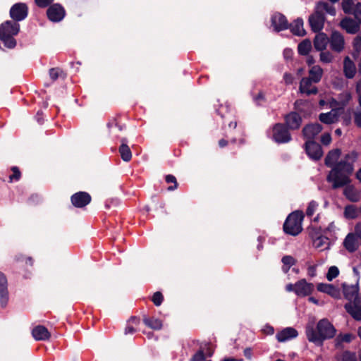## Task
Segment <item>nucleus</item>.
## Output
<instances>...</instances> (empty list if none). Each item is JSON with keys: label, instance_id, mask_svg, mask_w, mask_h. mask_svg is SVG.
Wrapping results in <instances>:
<instances>
[{"label": "nucleus", "instance_id": "obj_64", "mask_svg": "<svg viewBox=\"0 0 361 361\" xmlns=\"http://www.w3.org/2000/svg\"><path fill=\"white\" fill-rule=\"evenodd\" d=\"M355 90L358 96H361V78L357 82Z\"/></svg>", "mask_w": 361, "mask_h": 361}, {"label": "nucleus", "instance_id": "obj_26", "mask_svg": "<svg viewBox=\"0 0 361 361\" xmlns=\"http://www.w3.org/2000/svg\"><path fill=\"white\" fill-rule=\"evenodd\" d=\"M317 288L318 291L326 293L335 298L340 295L339 290L332 284L320 283L317 285Z\"/></svg>", "mask_w": 361, "mask_h": 361}, {"label": "nucleus", "instance_id": "obj_12", "mask_svg": "<svg viewBox=\"0 0 361 361\" xmlns=\"http://www.w3.org/2000/svg\"><path fill=\"white\" fill-rule=\"evenodd\" d=\"M91 201V195L85 191L77 192L71 196V204L76 208H83L88 205Z\"/></svg>", "mask_w": 361, "mask_h": 361}, {"label": "nucleus", "instance_id": "obj_28", "mask_svg": "<svg viewBox=\"0 0 361 361\" xmlns=\"http://www.w3.org/2000/svg\"><path fill=\"white\" fill-rule=\"evenodd\" d=\"M290 32L296 36H304L306 34L303 28V20L301 18H298L292 23H289Z\"/></svg>", "mask_w": 361, "mask_h": 361}, {"label": "nucleus", "instance_id": "obj_20", "mask_svg": "<svg viewBox=\"0 0 361 361\" xmlns=\"http://www.w3.org/2000/svg\"><path fill=\"white\" fill-rule=\"evenodd\" d=\"M298 336V331L293 327H286L279 331L276 338L280 343L286 342L288 340L296 338Z\"/></svg>", "mask_w": 361, "mask_h": 361}, {"label": "nucleus", "instance_id": "obj_46", "mask_svg": "<svg viewBox=\"0 0 361 361\" xmlns=\"http://www.w3.org/2000/svg\"><path fill=\"white\" fill-rule=\"evenodd\" d=\"M354 16L356 20L361 23V3L357 2L355 4L353 11L351 13Z\"/></svg>", "mask_w": 361, "mask_h": 361}, {"label": "nucleus", "instance_id": "obj_11", "mask_svg": "<svg viewBox=\"0 0 361 361\" xmlns=\"http://www.w3.org/2000/svg\"><path fill=\"white\" fill-rule=\"evenodd\" d=\"M285 124L290 130L300 129L302 123V118L297 111H290L283 116Z\"/></svg>", "mask_w": 361, "mask_h": 361}, {"label": "nucleus", "instance_id": "obj_53", "mask_svg": "<svg viewBox=\"0 0 361 361\" xmlns=\"http://www.w3.org/2000/svg\"><path fill=\"white\" fill-rule=\"evenodd\" d=\"M322 145L327 146L330 145L331 142V134L329 133H325L321 136L320 139Z\"/></svg>", "mask_w": 361, "mask_h": 361}, {"label": "nucleus", "instance_id": "obj_35", "mask_svg": "<svg viewBox=\"0 0 361 361\" xmlns=\"http://www.w3.org/2000/svg\"><path fill=\"white\" fill-rule=\"evenodd\" d=\"M281 262L283 263L282 270L284 273H288L290 268L297 262L296 259L290 255L283 256L281 259Z\"/></svg>", "mask_w": 361, "mask_h": 361}, {"label": "nucleus", "instance_id": "obj_57", "mask_svg": "<svg viewBox=\"0 0 361 361\" xmlns=\"http://www.w3.org/2000/svg\"><path fill=\"white\" fill-rule=\"evenodd\" d=\"M355 237L361 240V223H357L355 226Z\"/></svg>", "mask_w": 361, "mask_h": 361}, {"label": "nucleus", "instance_id": "obj_52", "mask_svg": "<svg viewBox=\"0 0 361 361\" xmlns=\"http://www.w3.org/2000/svg\"><path fill=\"white\" fill-rule=\"evenodd\" d=\"M54 1V0H35V3L39 8H44L50 6Z\"/></svg>", "mask_w": 361, "mask_h": 361}, {"label": "nucleus", "instance_id": "obj_30", "mask_svg": "<svg viewBox=\"0 0 361 361\" xmlns=\"http://www.w3.org/2000/svg\"><path fill=\"white\" fill-rule=\"evenodd\" d=\"M328 42H329V39L326 34L319 33L314 39V47L317 51H323L326 49Z\"/></svg>", "mask_w": 361, "mask_h": 361}, {"label": "nucleus", "instance_id": "obj_16", "mask_svg": "<svg viewBox=\"0 0 361 361\" xmlns=\"http://www.w3.org/2000/svg\"><path fill=\"white\" fill-rule=\"evenodd\" d=\"M360 23L357 20L350 17L343 18L339 23V26L348 34H356L360 30Z\"/></svg>", "mask_w": 361, "mask_h": 361}, {"label": "nucleus", "instance_id": "obj_14", "mask_svg": "<svg viewBox=\"0 0 361 361\" xmlns=\"http://www.w3.org/2000/svg\"><path fill=\"white\" fill-rule=\"evenodd\" d=\"M271 23L274 30L277 32L287 30L290 27L286 17L279 12H276L272 15Z\"/></svg>", "mask_w": 361, "mask_h": 361}, {"label": "nucleus", "instance_id": "obj_33", "mask_svg": "<svg viewBox=\"0 0 361 361\" xmlns=\"http://www.w3.org/2000/svg\"><path fill=\"white\" fill-rule=\"evenodd\" d=\"M49 75L51 81L54 82L59 78L64 80L66 78L67 74L61 68L56 67L49 69Z\"/></svg>", "mask_w": 361, "mask_h": 361}, {"label": "nucleus", "instance_id": "obj_9", "mask_svg": "<svg viewBox=\"0 0 361 361\" xmlns=\"http://www.w3.org/2000/svg\"><path fill=\"white\" fill-rule=\"evenodd\" d=\"M304 149L309 158L315 161L320 160L324 154L322 146L314 140H306Z\"/></svg>", "mask_w": 361, "mask_h": 361}, {"label": "nucleus", "instance_id": "obj_37", "mask_svg": "<svg viewBox=\"0 0 361 361\" xmlns=\"http://www.w3.org/2000/svg\"><path fill=\"white\" fill-rule=\"evenodd\" d=\"M309 236L314 241L315 240H321V237H322L321 233V228L318 227H315L313 226H310L307 228Z\"/></svg>", "mask_w": 361, "mask_h": 361}, {"label": "nucleus", "instance_id": "obj_10", "mask_svg": "<svg viewBox=\"0 0 361 361\" xmlns=\"http://www.w3.org/2000/svg\"><path fill=\"white\" fill-rule=\"evenodd\" d=\"M47 18L53 23L61 21L66 16V10L60 4H52L47 10Z\"/></svg>", "mask_w": 361, "mask_h": 361}, {"label": "nucleus", "instance_id": "obj_8", "mask_svg": "<svg viewBox=\"0 0 361 361\" xmlns=\"http://www.w3.org/2000/svg\"><path fill=\"white\" fill-rule=\"evenodd\" d=\"M9 16L11 21L18 23L25 20L28 16V6L25 3H16L10 8Z\"/></svg>", "mask_w": 361, "mask_h": 361}, {"label": "nucleus", "instance_id": "obj_32", "mask_svg": "<svg viewBox=\"0 0 361 361\" xmlns=\"http://www.w3.org/2000/svg\"><path fill=\"white\" fill-rule=\"evenodd\" d=\"M143 322L146 326L154 330H160L162 328V322L154 317H145Z\"/></svg>", "mask_w": 361, "mask_h": 361}, {"label": "nucleus", "instance_id": "obj_6", "mask_svg": "<svg viewBox=\"0 0 361 361\" xmlns=\"http://www.w3.org/2000/svg\"><path fill=\"white\" fill-rule=\"evenodd\" d=\"M290 131L283 123H276L272 128V138L278 144L288 143L292 140Z\"/></svg>", "mask_w": 361, "mask_h": 361}, {"label": "nucleus", "instance_id": "obj_21", "mask_svg": "<svg viewBox=\"0 0 361 361\" xmlns=\"http://www.w3.org/2000/svg\"><path fill=\"white\" fill-rule=\"evenodd\" d=\"M313 81L308 78H302L299 86V90L300 93H305L307 95L317 94L318 93V89L314 86L310 88Z\"/></svg>", "mask_w": 361, "mask_h": 361}, {"label": "nucleus", "instance_id": "obj_40", "mask_svg": "<svg viewBox=\"0 0 361 361\" xmlns=\"http://www.w3.org/2000/svg\"><path fill=\"white\" fill-rule=\"evenodd\" d=\"M339 275V269L336 266H331L329 267L326 274V279L328 281H331L333 279L336 278Z\"/></svg>", "mask_w": 361, "mask_h": 361}, {"label": "nucleus", "instance_id": "obj_25", "mask_svg": "<svg viewBox=\"0 0 361 361\" xmlns=\"http://www.w3.org/2000/svg\"><path fill=\"white\" fill-rule=\"evenodd\" d=\"M343 292L345 296V298L350 301V302H353L352 300H355V297L358 296L359 292V286L358 284L347 286L345 284L343 285Z\"/></svg>", "mask_w": 361, "mask_h": 361}, {"label": "nucleus", "instance_id": "obj_47", "mask_svg": "<svg viewBox=\"0 0 361 361\" xmlns=\"http://www.w3.org/2000/svg\"><path fill=\"white\" fill-rule=\"evenodd\" d=\"M190 361H211V360H206L203 350L200 349L190 358Z\"/></svg>", "mask_w": 361, "mask_h": 361}, {"label": "nucleus", "instance_id": "obj_36", "mask_svg": "<svg viewBox=\"0 0 361 361\" xmlns=\"http://www.w3.org/2000/svg\"><path fill=\"white\" fill-rule=\"evenodd\" d=\"M344 216L348 219H354L357 216V208L353 204H348L345 207Z\"/></svg>", "mask_w": 361, "mask_h": 361}, {"label": "nucleus", "instance_id": "obj_34", "mask_svg": "<svg viewBox=\"0 0 361 361\" xmlns=\"http://www.w3.org/2000/svg\"><path fill=\"white\" fill-rule=\"evenodd\" d=\"M312 49L311 41L308 39H305L300 42L298 45V54L301 56H307L309 54Z\"/></svg>", "mask_w": 361, "mask_h": 361}, {"label": "nucleus", "instance_id": "obj_59", "mask_svg": "<svg viewBox=\"0 0 361 361\" xmlns=\"http://www.w3.org/2000/svg\"><path fill=\"white\" fill-rule=\"evenodd\" d=\"M283 79H284L286 83H287V84H291L293 80V78L292 75L288 73H286L283 75Z\"/></svg>", "mask_w": 361, "mask_h": 361}, {"label": "nucleus", "instance_id": "obj_49", "mask_svg": "<svg viewBox=\"0 0 361 361\" xmlns=\"http://www.w3.org/2000/svg\"><path fill=\"white\" fill-rule=\"evenodd\" d=\"M320 53V60L324 63H330L333 60V55L329 51H322Z\"/></svg>", "mask_w": 361, "mask_h": 361}, {"label": "nucleus", "instance_id": "obj_23", "mask_svg": "<svg viewBox=\"0 0 361 361\" xmlns=\"http://www.w3.org/2000/svg\"><path fill=\"white\" fill-rule=\"evenodd\" d=\"M32 335L36 341H46L51 336L47 328L42 325L35 326L32 331Z\"/></svg>", "mask_w": 361, "mask_h": 361}, {"label": "nucleus", "instance_id": "obj_45", "mask_svg": "<svg viewBox=\"0 0 361 361\" xmlns=\"http://www.w3.org/2000/svg\"><path fill=\"white\" fill-rule=\"evenodd\" d=\"M253 100L257 105H262V103L266 102L265 94L263 91H259L257 94L253 96Z\"/></svg>", "mask_w": 361, "mask_h": 361}, {"label": "nucleus", "instance_id": "obj_48", "mask_svg": "<svg viewBox=\"0 0 361 361\" xmlns=\"http://www.w3.org/2000/svg\"><path fill=\"white\" fill-rule=\"evenodd\" d=\"M353 47L355 51L359 53L361 51V32L354 38Z\"/></svg>", "mask_w": 361, "mask_h": 361}, {"label": "nucleus", "instance_id": "obj_62", "mask_svg": "<svg viewBox=\"0 0 361 361\" xmlns=\"http://www.w3.org/2000/svg\"><path fill=\"white\" fill-rule=\"evenodd\" d=\"M295 289H296V283H288L286 286V290L288 292H294L295 293Z\"/></svg>", "mask_w": 361, "mask_h": 361}, {"label": "nucleus", "instance_id": "obj_4", "mask_svg": "<svg viewBox=\"0 0 361 361\" xmlns=\"http://www.w3.org/2000/svg\"><path fill=\"white\" fill-rule=\"evenodd\" d=\"M20 32V24L11 20H6L0 25V40L8 49H13L16 46L14 36Z\"/></svg>", "mask_w": 361, "mask_h": 361}, {"label": "nucleus", "instance_id": "obj_15", "mask_svg": "<svg viewBox=\"0 0 361 361\" xmlns=\"http://www.w3.org/2000/svg\"><path fill=\"white\" fill-rule=\"evenodd\" d=\"M346 312L356 321H361V297H355L353 302L344 306Z\"/></svg>", "mask_w": 361, "mask_h": 361}, {"label": "nucleus", "instance_id": "obj_19", "mask_svg": "<svg viewBox=\"0 0 361 361\" xmlns=\"http://www.w3.org/2000/svg\"><path fill=\"white\" fill-rule=\"evenodd\" d=\"M313 290V284L307 283L305 279H301L296 282L295 294L299 297L310 295Z\"/></svg>", "mask_w": 361, "mask_h": 361}, {"label": "nucleus", "instance_id": "obj_63", "mask_svg": "<svg viewBox=\"0 0 361 361\" xmlns=\"http://www.w3.org/2000/svg\"><path fill=\"white\" fill-rule=\"evenodd\" d=\"M135 331L136 330L133 326L128 325L125 329L126 334H133Z\"/></svg>", "mask_w": 361, "mask_h": 361}, {"label": "nucleus", "instance_id": "obj_38", "mask_svg": "<svg viewBox=\"0 0 361 361\" xmlns=\"http://www.w3.org/2000/svg\"><path fill=\"white\" fill-rule=\"evenodd\" d=\"M355 4L354 0H343L341 7L345 14L350 15L355 8Z\"/></svg>", "mask_w": 361, "mask_h": 361}, {"label": "nucleus", "instance_id": "obj_29", "mask_svg": "<svg viewBox=\"0 0 361 361\" xmlns=\"http://www.w3.org/2000/svg\"><path fill=\"white\" fill-rule=\"evenodd\" d=\"M121 145H120V147L118 148V151L121 154V157L124 161L128 162V161H130V159L132 158L131 150H130V147H128V145H127L128 140L126 137H123L121 140Z\"/></svg>", "mask_w": 361, "mask_h": 361}, {"label": "nucleus", "instance_id": "obj_42", "mask_svg": "<svg viewBox=\"0 0 361 361\" xmlns=\"http://www.w3.org/2000/svg\"><path fill=\"white\" fill-rule=\"evenodd\" d=\"M354 336L351 334H339L336 339V345L340 344L342 342L350 343Z\"/></svg>", "mask_w": 361, "mask_h": 361}, {"label": "nucleus", "instance_id": "obj_58", "mask_svg": "<svg viewBox=\"0 0 361 361\" xmlns=\"http://www.w3.org/2000/svg\"><path fill=\"white\" fill-rule=\"evenodd\" d=\"M283 56L286 59H290L292 58L293 52L291 49L286 48L283 50Z\"/></svg>", "mask_w": 361, "mask_h": 361}, {"label": "nucleus", "instance_id": "obj_22", "mask_svg": "<svg viewBox=\"0 0 361 361\" xmlns=\"http://www.w3.org/2000/svg\"><path fill=\"white\" fill-rule=\"evenodd\" d=\"M341 154V149L339 148L334 149L330 150L325 159H324V164L329 168L333 169L336 164H337L338 159H339L340 156Z\"/></svg>", "mask_w": 361, "mask_h": 361}, {"label": "nucleus", "instance_id": "obj_24", "mask_svg": "<svg viewBox=\"0 0 361 361\" xmlns=\"http://www.w3.org/2000/svg\"><path fill=\"white\" fill-rule=\"evenodd\" d=\"M343 73L348 79H352L356 73L355 65L348 56H345L343 60Z\"/></svg>", "mask_w": 361, "mask_h": 361}, {"label": "nucleus", "instance_id": "obj_31", "mask_svg": "<svg viewBox=\"0 0 361 361\" xmlns=\"http://www.w3.org/2000/svg\"><path fill=\"white\" fill-rule=\"evenodd\" d=\"M323 75V69L319 66H313L309 71V77L314 83L319 82Z\"/></svg>", "mask_w": 361, "mask_h": 361}, {"label": "nucleus", "instance_id": "obj_55", "mask_svg": "<svg viewBox=\"0 0 361 361\" xmlns=\"http://www.w3.org/2000/svg\"><path fill=\"white\" fill-rule=\"evenodd\" d=\"M354 122L357 127H361V112L355 113Z\"/></svg>", "mask_w": 361, "mask_h": 361}, {"label": "nucleus", "instance_id": "obj_18", "mask_svg": "<svg viewBox=\"0 0 361 361\" xmlns=\"http://www.w3.org/2000/svg\"><path fill=\"white\" fill-rule=\"evenodd\" d=\"M322 126L318 123H309L304 126L302 135L307 140H314V137L322 130Z\"/></svg>", "mask_w": 361, "mask_h": 361}, {"label": "nucleus", "instance_id": "obj_50", "mask_svg": "<svg viewBox=\"0 0 361 361\" xmlns=\"http://www.w3.org/2000/svg\"><path fill=\"white\" fill-rule=\"evenodd\" d=\"M307 103V101L303 99H297L293 104L294 111H297L299 114L303 112L302 109V106L305 105Z\"/></svg>", "mask_w": 361, "mask_h": 361}, {"label": "nucleus", "instance_id": "obj_5", "mask_svg": "<svg viewBox=\"0 0 361 361\" xmlns=\"http://www.w3.org/2000/svg\"><path fill=\"white\" fill-rule=\"evenodd\" d=\"M304 217V214L301 211L290 213L283 226L284 233L292 236L299 235L302 231V222Z\"/></svg>", "mask_w": 361, "mask_h": 361}, {"label": "nucleus", "instance_id": "obj_2", "mask_svg": "<svg viewBox=\"0 0 361 361\" xmlns=\"http://www.w3.org/2000/svg\"><path fill=\"white\" fill-rule=\"evenodd\" d=\"M336 333V329L327 319H320L316 326L307 324L305 329L307 338L310 342L317 346H322L324 341L333 338Z\"/></svg>", "mask_w": 361, "mask_h": 361}, {"label": "nucleus", "instance_id": "obj_41", "mask_svg": "<svg viewBox=\"0 0 361 361\" xmlns=\"http://www.w3.org/2000/svg\"><path fill=\"white\" fill-rule=\"evenodd\" d=\"M151 300L155 306L159 307L164 301V295L160 291H157L153 294Z\"/></svg>", "mask_w": 361, "mask_h": 361}, {"label": "nucleus", "instance_id": "obj_17", "mask_svg": "<svg viewBox=\"0 0 361 361\" xmlns=\"http://www.w3.org/2000/svg\"><path fill=\"white\" fill-rule=\"evenodd\" d=\"M9 299L8 290V281L6 275L0 271V306L6 307Z\"/></svg>", "mask_w": 361, "mask_h": 361}, {"label": "nucleus", "instance_id": "obj_54", "mask_svg": "<svg viewBox=\"0 0 361 361\" xmlns=\"http://www.w3.org/2000/svg\"><path fill=\"white\" fill-rule=\"evenodd\" d=\"M41 200V198L40 197L37 195V194H34V195H32L29 199H28V202L30 204H37L39 203Z\"/></svg>", "mask_w": 361, "mask_h": 361}, {"label": "nucleus", "instance_id": "obj_1", "mask_svg": "<svg viewBox=\"0 0 361 361\" xmlns=\"http://www.w3.org/2000/svg\"><path fill=\"white\" fill-rule=\"evenodd\" d=\"M359 153L353 150L345 154L344 159L339 161L329 171L326 180L332 184L333 189L341 188L349 185L350 176L354 171L353 164L357 160Z\"/></svg>", "mask_w": 361, "mask_h": 361}, {"label": "nucleus", "instance_id": "obj_60", "mask_svg": "<svg viewBox=\"0 0 361 361\" xmlns=\"http://www.w3.org/2000/svg\"><path fill=\"white\" fill-rule=\"evenodd\" d=\"M243 354L247 359L251 360L252 355V350L250 348H246L243 351Z\"/></svg>", "mask_w": 361, "mask_h": 361}, {"label": "nucleus", "instance_id": "obj_56", "mask_svg": "<svg viewBox=\"0 0 361 361\" xmlns=\"http://www.w3.org/2000/svg\"><path fill=\"white\" fill-rule=\"evenodd\" d=\"M35 119L39 124H42L44 122L43 113L42 111H38L35 116Z\"/></svg>", "mask_w": 361, "mask_h": 361}, {"label": "nucleus", "instance_id": "obj_39", "mask_svg": "<svg viewBox=\"0 0 361 361\" xmlns=\"http://www.w3.org/2000/svg\"><path fill=\"white\" fill-rule=\"evenodd\" d=\"M165 181L167 183H173V185H170L168 187L167 190L169 191H173L178 188V183L176 180V178L173 175H171V174L166 175L165 176Z\"/></svg>", "mask_w": 361, "mask_h": 361}, {"label": "nucleus", "instance_id": "obj_7", "mask_svg": "<svg viewBox=\"0 0 361 361\" xmlns=\"http://www.w3.org/2000/svg\"><path fill=\"white\" fill-rule=\"evenodd\" d=\"M351 99V96L350 94L347 95V99L345 102H342L341 106L332 109L331 111L327 113H321L319 116V121L325 124H332L336 123L339 116L340 112H343L344 111V106Z\"/></svg>", "mask_w": 361, "mask_h": 361}, {"label": "nucleus", "instance_id": "obj_61", "mask_svg": "<svg viewBox=\"0 0 361 361\" xmlns=\"http://www.w3.org/2000/svg\"><path fill=\"white\" fill-rule=\"evenodd\" d=\"M328 238H324L323 236L321 237V240H314V243L315 244V246L317 247H321L323 246L324 243V240H327Z\"/></svg>", "mask_w": 361, "mask_h": 361}, {"label": "nucleus", "instance_id": "obj_51", "mask_svg": "<svg viewBox=\"0 0 361 361\" xmlns=\"http://www.w3.org/2000/svg\"><path fill=\"white\" fill-rule=\"evenodd\" d=\"M318 206L317 203L314 201H311L308 206H307V210H306V214L307 216H312L315 210H316V208Z\"/></svg>", "mask_w": 361, "mask_h": 361}, {"label": "nucleus", "instance_id": "obj_44", "mask_svg": "<svg viewBox=\"0 0 361 361\" xmlns=\"http://www.w3.org/2000/svg\"><path fill=\"white\" fill-rule=\"evenodd\" d=\"M342 361H357V356L355 353L345 350L342 354Z\"/></svg>", "mask_w": 361, "mask_h": 361}, {"label": "nucleus", "instance_id": "obj_43", "mask_svg": "<svg viewBox=\"0 0 361 361\" xmlns=\"http://www.w3.org/2000/svg\"><path fill=\"white\" fill-rule=\"evenodd\" d=\"M11 171L13 174L9 176V182L12 183L13 181H18L21 177V173L19 168L17 166H13L11 168Z\"/></svg>", "mask_w": 361, "mask_h": 361}, {"label": "nucleus", "instance_id": "obj_13", "mask_svg": "<svg viewBox=\"0 0 361 361\" xmlns=\"http://www.w3.org/2000/svg\"><path fill=\"white\" fill-rule=\"evenodd\" d=\"M330 47L332 51L340 53L345 47V39L343 35L337 30H334L329 38Z\"/></svg>", "mask_w": 361, "mask_h": 361}, {"label": "nucleus", "instance_id": "obj_3", "mask_svg": "<svg viewBox=\"0 0 361 361\" xmlns=\"http://www.w3.org/2000/svg\"><path fill=\"white\" fill-rule=\"evenodd\" d=\"M334 16L336 14V8L334 6L329 5L325 1H319L317 3L314 13L310 16L308 21L312 32H319L324 25L326 17L324 12Z\"/></svg>", "mask_w": 361, "mask_h": 361}, {"label": "nucleus", "instance_id": "obj_27", "mask_svg": "<svg viewBox=\"0 0 361 361\" xmlns=\"http://www.w3.org/2000/svg\"><path fill=\"white\" fill-rule=\"evenodd\" d=\"M343 246L349 252L351 253L357 250L358 248V243L357 238L354 233H350L346 235L343 241Z\"/></svg>", "mask_w": 361, "mask_h": 361}]
</instances>
